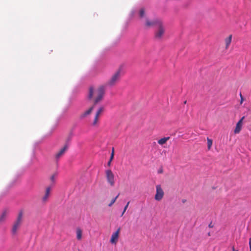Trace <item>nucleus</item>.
I'll list each match as a JSON object with an SVG mask.
<instances>
[{
    "mask_svg": "<svg viewBox=\"0 0 251 251\" xmlns=\"http://www.w3.org/2000/svg\"><path fill=\"white\" fill-rule=\"evenodd\" d=\"M94 93L96 94V97L94 99V105L80 115V118L81 119H83L90 115L93 110L95 105L102 100L105 93L104 87L103 86H100L96 92L94 91V89L93 87H90L89 89V93L88 95V98L89 100H92L93 98Z\"/></svg>",
    "mask_w": 251,
    "mask_h": 251,
    "instance_id": "1",
    "label": "nucleus"
},
{
    "mask_svg": "<svg viewBox=\"0 0 251 251\" xmlns=\"http://www.w3.org/2000/svg\"><path fill=\"white\" fill-rule=\"evenodd\" d=\"M165 32V27L163 22L158 23V25L156 27L154 32V38L155 39L160 40L163 37Z\"/></svg>",
    "mask_w": 251,
    "mask_h": 251,
    "instance_id": "2",
    "label": "nucleus"
},
{
    "mask_svg": "<svg viewBox=\"0 0 251 251\" xmlns=\"http://www.w3.org/2000/svg\"><path fill=\"white\" fill-rule=\"evenodd\" d=\"M121 69L118 70L111 77L106 83V85L109 86H114L120 80L121 77Z\"/></svg>",
    "mask_w": 251,
    "mask_h": 251,
    "instance_id": "3",
    "label": "nucleus"
},
{
    "mask_svg": "<svg viewBox=\"0 0 251 251\" xmlns=\"http://www.w3.org/2000/svg\"><path fill=\"white\" fill-rule=\"evenodd\" d=\"M162 22V20L159 19H155L151 20L146 18L145 19L144 25L147 28H151L152 27H156L158 25V23H161Z\"/></svg>",
    "mask_w": 251,
    "mask_h": 251,
    "instance_id": "4",
    "label": "nucleus"
},
{
    "mask_svg": "<svg viewBox=\"0 0 251 251\" xmlns=\"http://www.w3.org/2000/svg\"><path fill=\"white\" fill-rule=\"evenodd\" d=\"M105 175L107 181L108 183L113 186L115 184L114 176L111 170H107L105 171Z\"/></svg>",
    "mask_w": 251,
    "mask_h": 251,
    "instance_id": "5",
    "label": "nucleus"
},
{
    "mask_svg": "<svg viewBox=\"0 0 251 251\" xmlns=\"http://www.w3.org/2000/svg\"><path fill=\"white\" fill-rule=\"evenodd\" d=\"M164 195V191L160 185L156 186V194L154 199L157 201H160L162 199Z\"/></svg>",
    "mask_w": 251,
    "mask_h": 251,
    "instance_id": "6",
    "label": "nucleus"
},
{
    "mask_svg": "<svg viewBox=\"0 0 251 251\" xmlns=\"http://www.w3.org/2000/svg\"><path fill=\"white\" fill-rule=\"evenodd\" d=\"M51 192V187L48 186L46 188L45 194L41 198V202L43 204H46L48 201Z\"/></svg>",
    "mask_w": 251,
    "mask_h": 251,
    "instance_id": "7",
    "label": "nucleus"
},
{
    "mask_svg": "<svg viewBox=\"0 0 251 251\" xmlns=\"http://www.w3.org/2000/svg\"><path fill=\"white\" fill-rule=\"evenodd\" d=\"M69 146V143H66L64 146L61 149H60L57 152H56L55 155L56 159H59L64 154L65 152L68 150Z\"/></svg>",
    "mask_w": 251,
    "mask_h": 251,
    "instance_id": "8",
    "label": "nucleus"
},
{
    "mask_svg": "<svg viewBox=\"0 0 251 251\" xmlns=\"http://www.w3.org/2000/svg\"><path fill=\"white\" fill-rule=\"evenodd\" d=\"M121 228L119 227L117 231L113 233L110 239V242L112 244H116L118 241Z\"/></svg>",
    "mask_w": 251,
    "mask_h": 251,
    "instance_id": "9",
    "label": "nucleus"
},
{
    "mask_svg": "<svg viewBox=\"0 0 251 251\" xmlns=\"http://www.w3.org/2000/svg\"><path fill=\"white\" fill-rule=\"evenodd\" d=\"M8 214V210H4L2 211L1 214L0 215V225L4 224L5 222Z\"/></svg>",
    "mask_w": 251,
    "mask_h": 251,
    "instance_id": "10",
    "label": "nucleus"
},
{
    "mask_svg": "<svg viewBox=\"0 0 251 251\" xmlns=\"http://www.w3.org/2000/svg\"><path fill=\"white\" fill-rule=\"evenodd\" d=\"M244 118V117H243L237 123L236 127L234 130V132L235 134H238L240 132L242 129V122Z\"/></svg>",
    "mask_w": 251,
    "mask_h": 251,
    "instance_id": "11",
    "label": "nucleus"
},
{
    "mask_svg": "<svg viewBox=\"0 0 251 251\" xmlns=\"http://www.w3.org/2000/svg\"><path fill=\"white\" fill-rule=\"evenodd\" d=\"M20 226H21V224H18L16 222L14 223V224L12 226V229H11V233L13 235L15 236V235H17L18 230Z\"/></svg>",
    "mask_w": 251,
    "mask_h": 251,
    "instance_id": "12",
    "label": "nucleus"
},
{
    "mask_svg": "<svg viewBox=\"0 0 251 251\" xmlns=\"http://www.w3.org/2000/svg\"><path fill=\"white\" fill-rule=\"evenodd\" d=\"M232 38V35L231 34L229 35L227 37H226L225 39V44H226V49H228Z\"/></svg>",
    "mask_w": 251,
    "mask_h": 251,
    "instance_id": "13",
    "label": "nucleus"
},
{
    "mask_svg": "<svg viewBox=\"0 0 251 251\" xmlns=\"http://www.w3.org/2000/svg\"><path fill=\"white\" fill-rule=\"evenodd\" d=\"M76 238L78 240L82 239V231L80 228H77L76 230Z\"/></svg>",
    "mask_w": 251,
    "mask_h": 251,
    "instance_id": "14",
    "label": "nucleus"
},
{
    "mask_svg": "<svg viewBox=\"0 0 251 251\" xmlns=\"http://www.w3.org/2000/svg\"><path fill=\"white\" fill-rule=\"evenodd\" d=\"M170 139V137H164V138H162L160 139H159L158 141V143L159 144V145H162L164 144H165L167 141Z\"/></svg>",
    "mask_w": 251,
    "mask_h": 251,
    "instance_id": "15",
    "label": "nucleus"
},
{
    "mask_svg": "<svg viewBox=\"0 0 251 251\" xmlns=\"http://www.w3.org/2000/svg\"><path fill=\"white\" fill-rule=\"evenodd\" d=\"M22 217H23V214L22 212H20L18 215V216L17 217L16 221L15 222L17 223L20 224H21Z\"/></svg>",
    "mask_w": 251,
    "mask_h": 251,
    "instance_id": "16",
    "label": "nucleus"
},
{
    "mask_svg": "<svg viewBox=\"0 0 251 251\" xmlns=\"http://www.w3.org/2000/svg\"><path fill=\"white\" fill-rule=\"evenodd\" d=\"M207 148H208V150H210L211 148V147H212L213 141H212V139H210L209 138H207Z\"/></svg>",
    "mask_w": 251,
    "mask_h": 251,
    "instance_id": "17",
    "label": "nucleus"
},
{
    "mask_svg": "<svg viewBox=\"0 0 251 251\" xmlns=\"http://www.w3.org/2000/svg\"><path fill=\"white\" fill-rule=\"evenodd\" d=\"M99 116L100 115L96 114V115L95 116L94 121L93 122V126H96L97 125L98 120H99Z\"/></svg>",
    "mask_w": 251,
    "mask_h": 251,
    "instance_id": "18",
    "label": "nucleus"
},
{
    "mask_svg": "<svg viewBox=\"0 0 251 251\" xmlns=\"http://www.w3.org/2000/svg\"><path fill=\"white\" fill-rule=\"evenodd\" d=\"M57 176L56 174H53L50 177V180L52 182V183H54L55 182V178Z\"/></svg>",
    "mask_w": 251,
    "mask_h": 251,
    "instance_id": "19",
    "label": "nucleus"
},
{
    "mask_svg": "<svg viewBox=\"0 0 251 251\" xmlns=\"http://www.w3.org/2000/svg\"><path fill=\"white\" fill-rule=\"evenodd\" d=\"M119 194H118V195L114 198H113L112 200H111V202L108 204V206H111L113 203L116 201V200L117 199V198H118L119 196Z\"/></svg>",
    "mask_w": 251,
    "mask_h": 251,
    "instance_id": "20",
    "label": "nucleus"
},
{
    "mask_svg": "<svg viewBox=\"0 0 251 251\" xmlns=\"http://www.w3.org/2000/svg\"><path fill=\"white\" fill-rule=\"evenodd\" d=\"M103 110H104L103 107H102V106L100 107L97 110L96 114L100 115L103 111Z\"/></svg>",
    "mask_w": 251,
    "mask_h": 251,
    "instance_id": "21",
    "label": "nucleus"
},
{
    "mask_svg": "<svg viewBox=\"0 0 251 251\" xmlns=\"http://www.w3.org/2000/svg\"><path fill=\"white\" fill-rule=\"evenodd\" d=\"M130 202L128 201L127 202V204H126V205L125 206L124 208V210H123V211L122 213V215H121V216H123V215L124 214V213L126 212L128 206V205L129 204Z\"/></svg>",
    "mask_w": 251,
    "mask_h": 251,
    "instance_id": "22",
    "label": "nucleus"
},
{
    "mask_svg": "<svg viewBox=\"0 0 251 251\" xmlns=\"http://www.w3.org/2000/svg\"><path fill=\"white\" fill-rule=\"evenodd\" d=\"M139 14H140V16L141 18H143L144 17V14H145V11L143 9H141L140 10Z\"/></svg>",
    "mask_w": 251,
    "mask_h": 251,
    "instance_id": "23",
    "label": "nucleus"
},
{
    "mask_svg": "<svg viewBox=\"0 0 251 251\" xmlns=\"http://www.w3.org/2000/svg\"><path fill=\"white\" fill-rule=\"evenodd\" d=\"M114 155V149L113 148L112 150V152H111V153L110 158V161H112V160L113 159Z\"/></svg>",
    "mask_w": 251,
    "mask_h": 251,
    "instance_id": "24",
    "label": "nucleus"
},
{
    "mask_svg": "<svg viewBox=\"0 0 251 251\" xmlns=\"http://www.w3.org/2000/svg\"><path fill=\"white\" fill-rule=\"evenodd\" d=\"M240 98H241L240 104H242L243 103L244 99H243V96L242 95V94L241 93L240 94Z\"/></svg>",
    "mask_w": 251,
    "mask_h": 251,
    "instance_id": "25",
    "label": "nucleus"
},
{
    "mask_svg": "<svg viewBox=\"0 0 251 251\" xmlns=\"http://www.w3.org/2000/svg\"><path fill=\"white\" fill-rule=\"evenodd\" d=\"M249 245H250V251H251V237L250 238V241H249Z\"/></svg>",
    "mask_w": 251,
    "mask_h": 251,
    "instance_id": "26",
    "label": "nucleus"
},
{
    "mask_svg": "<svg viewBox=\"0 0 251 251\" xmlns=\"http://www.w3.org/2000/svg\"><path fill=\"white\" fill-rule=\"evenodd\" d=\"M112 161H110V160L109 159V161L107 163V165L108 166H110L111 165V162Z\"/></svg>",
    "mask_w": 251,
    "mask_h": 251,
    "instance_id": "27",
    "label": "nucleus"
},
{
    "mask_svg": "<svg viewBox=\"0 0 251 251\" xmlns=\"http://www.w3.org/2000/svg\"><path fill=\"white\" fill-rule=\"evenodd\" d=\"M209 226L210 227H212V226L210 224L209 225Z\"/></svg>",
    "mask_w": 251,
    "mask_h": 251,
    "instance_id": "28",
    "label": "nucleus"
},
{
    "mask_svg": "<svg viewBox=\"0 0 251 251\" xmlns=\"http://www.w3.org/2000/svg\"><path fill=\"white\" fill-rule=\"evenodd\" d=\"M162 170H161V171H160L159 172V173H162Z\"/></svg>",
    "mask_w": 251,
    "mask_h": 251,
    "instance_id": "29",
    "label": "nucleus"
},
{
    "mask_svg": "<svg viewBox=\"0 0 251 251\" xmlns=\"http://www.w3.org/2000/svg\"><path fill=\"white\" fill-rule=\"evenodd\" d=\"M184 103L185 104L186 103V101H185Z\"/></svg>",
    "mask_w": 251,
    "mask_h": 251,
    "instance_id": "30",
    "label": "nucleus"
}]
</instances>
